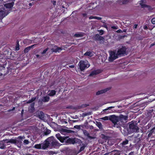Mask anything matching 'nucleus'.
<instances>
[{
    "mask_svg": "<svg viewBox=\"0 0 155 155\" xmlns=\"http://www.w3.org/2000/svg\"><path fill=\"white\" fill-rule=\"evenodd\" d=\"M56 138L62 143L64 144L68 145L70 144H74L76 143L75 138H70L69 137H62L59 133L56 134Z\"/></svg>",
    "mask_w": 155,
    "mask_h": 155,
    "instance_id": "nucleus-1",
    "label": "nucleus"
},
{
    "mask_svg": "<svg viewBox=\"0 0 155 155\" xmlns=\"http://www.w3.org/2000/svg\"><path fill=\"white\" fill-rule=\"evenodd\" d=\"M48 140H49L50 144H51V146L54 148H58L61 145L53 137L48 138Z\"/></svg>",
    "mask_w": 155,
    "mask_h": 155,
    "instance_id": "nucleus-2",
    "label": "nucleus"
},
{
    "mask_svg": "<svg viewBox=\"0 0 155 155\" xmlns=\"http://www.w3.org/2000/svg\"><path fill=\"white\" fill-rule=\"evenodd\" d=\"M78 65L81 71H83L90 66L88 61L86 60L80 61L79 62Z\"/></svg>",
    "mask_w": 155,
    "mask_h": 155,
    "instance_id": "nucleus-3",
    "label": "nucleus"
},
{
    "mask_svg": "<svg viewBox=\"0 0 155 155\" xmlns=\"http://www.w3.org/2000/svg\"><path fill=\"white\" fill-rule=\"evenodd\" d=\"M129 125V131L131 133L137 132L139 130V128L137 126L136 122L132 121Z\"/></svg>",
    "mask_w": 155,
    "mask_h": 155,
    "instance_id": "nucleus-4",
    "label": "nucleus"
},
{
    "mask_svg": "<svg viewBox=\"0 0 155 155\" xmlns=\"http://www.w3.org/2000/svg\"><path fill=\"white\" fill-rule=\"evenodd\" d=\"M127 48L125 46H122L118 48L117 51V55H118L119 57L124 56L127 54L126 51Z\"/></svg>",
    "mask_w": 155,
    "mask_h": 155,
    "instance_id": "nucleus-5",
    "label": "nucleus"
},
{
    "mask_svg": "<svg viewBox=\"0 0 155 155\" xmlns=\"http://www.w3.org/2000/svg\"><path fill=\"white\" fill-rule=\"evenodd\" d=\"M119 57L117 55V53L114 51H111L110 53V56L109 58V60L110 61L112 62L115 59L118 58Z\"/></svg>",
    "mask_w": 155,
    "mask_h": 155,
    "instance_id": "nucleus-6",
    "label": "nucleus"
},
{
    "mask_svg": "<svg viewBox=\"0 0 155 155\" xmlns=\"http://www.w3.org/2000/svg\"><path fill=\"white\" fill-rule=\"evenodd\" d=\"M153 114V109L147 111V112L145 113L146 116L145 119L149 121L152 118Z\"/></svg>",
    "mask_w": 155,
    "mask_h": 155,
    "instance_id": "nucleus-7",
    "label": "nucleus"
},
{
    "mask_svg": "<svg viewBox=\"0 0 155 155\" xmlns=\"http://www.w3.org/2000/svg\"><path fill=\"white\" fill-rule=\"evenodd\" d=\"M127 116L122 115H120L119 116H118L119 122H120L121 124H123V123L124 122V121H125L127 120Z\"/></svg>",
    "mask_w": 155,
    "mask_h": 155,
    "instance_id": "nucleus-8",
    "label": "nucleus"
},
{
    "mask_svg": "<svg viewBox=\"0 0 155 155\" xmlns=\"http://www.w3.org/2000/svg\"><path fill=\"white\" fill-rule=\"evenodd\" d=\"M49 140H48V138L45 140V143H41V148L43 150H45L49 146L50 142Z\"/></svg>",
    "mask_w": 155,
    "mask_h": 155,
    "instance_id": "nucleus-9",
    "label": "nucleus"
},
{
    "mask_svg": "<svg viewBox=\"0 0 155 155\" xmlns=\"http://www.w3.org/2000/svg\"><path fill=\"white\" fill-rule=\"evenodd\" d=\"M110 120L114 124L116 123L119 122L118 119V116H116L115 115L111 116Z\"/></svg>",
    "mask_w": 155,
    "mask_h": 155,
    "instance_id": "nucleus-10",
    "label": "nucleus"
},
{
    "mask_svg": "<svg viewBox=\"0 0 155 155\" xmlns=\"http://www.w3.org/2000/svg\"><path fill=\"white\" fill-rule=\"evenodd\" d=\"M102 71L101 70H97L92 71L89 75L90 76H92L94 75H96L101 73Z\"/></svg>",
    "mask_w": 155,
    "mask_h": 155,
    "instance_id": "nucleus-11",
    "label": "nucleus"
},
{
    "mask_svg": "<svg viewBox=\"0 0 155 155\" xmlns=\"http://www.w3.org/2000/svg\"><path fill=\"white\" fill-rule=\"evenodd\" d=\"M8 14V13H6L4 10L2 9L0 10V19L2 20L4 17L7 15Z\"/></svg>",
    "mask_w": 155,
    "mask_h": 155,
    "instance_id": "nucleus-12",
    "label": "nucleus"
},
{
    "mask_svg": "<svg viewBox=\"0 0 155 155\" xmlns=\"http://www.w3.org/2000/svg\"><path fill=\"white\" fill-rule=\"evenodd\" d=\"M22 139V137L21 136H20L18 138V139H16V144H19L20 147H20L21 145H22V141L21 140Z\"/></svg>",
    "mask_w": 155,
    "mask_h": 155,
    "instance_id": "nucleus-13",
    "label": "nucleus"
},
{
    "mask_svg": "<svg viewBox=\"0 0 155 155\" xmlns=\"http://www.w3.org/2000/svg\"><path fill=\"white\" fill-rule=\"evenodd\" d=\"M14 5V2H12L7 3L5 4L4 5L5 7L6 8H12Z\"/></svg>",
    "mask_w": 155,
    "mask_h": 155,
    "instance_id": "nucleus-14",
    "label": "nucleus"
},
{
    "mask_svg": "<svg viewBox=\"0 0 155 155\" xmlns=\"http://www.w3.org/2000/svg\"><path fill=\"white\" fill-rule=\"evenodd\" d=\"M109 90L108 88H107L101 90L100 91H99L96 93V95H97L100 94H102L106 92L107 91Z\"/></svg>",
    "mask_w": 155,
    "mask_h": 155,
    "instance_id": "nucleus-15",
    "label": "nucleus"
},
{
    "mask_svg": "<svg viewBox=\"0 0 155 155\" xmlns=\"http://www.w3.org/2000/svg\"><path fill=\"white\" fill-rule=\"evenodd\" d=\"M35 45H36L34 44L31 46L27 47L24 49V53H26L28 52L31 48H32Z\"/></svg>",
    "mask_w": 155,
    "mask_h": 155,
    "instance_id": "nucleus-16",
    "label": "nucleus"
},
{
    "mask_svg": "<svg viewBox=\"0 0 155 155\" xmlns=\"http://www.w3.org/2000/svg\"><path fill=\"white\" fill-rule=\"evenodd\" d=\"M94 38L97 41H101L104 39L103 37L100 36L98 34H96L94 36Z\"/></svg>",
    "mask_w": 155,
    "mask_h": 155,
    "instance_id": "nucleus-17",
    "label": "nucleus"
},
{
    "mask_svg": "<svg viewBox=\"0 0 155 155\" xmlns=\"http://www.w3.org/2000/svg\"><path fill=\"white\" fill-rule=\"evenodd\" d=\"M84 134L85 136H87L88 138L93 139L94 137L92 136H91L90 135L89 133L87 132V131L86 130H84L83 131Z\"/></svg>",
    "mask_w": 155,
    "mask_h": 155,
    "instance_id": "nucleus-18",
    "label": "nucleus"
},
{
    "mask_svg": "<svg viewBox=\"0 0 155 155\" xmlns=\"http://www.w3.org/2000/svg\"><path fill=\"white\" fill-rule=\"evenodd\" d=\"M6 143H16V139H11L9 140L6 139L5 140Z\"/></svg>",
    "mask_w": 155,
    "mask_h": 155,
    "instance_id": "nucleus-19",
    "label": "nucleus"
},
{
    "mask_svg": "<svg viewBox=\"0 0 155 155\" xmlns=\"http://www.w3.org/2000/svg\"><path fill=\"white\" fill-rule=\"evenodd\" d=\"M62 130L63 132H66L68 133L74 134L75 133L74 131L69 129H62Z\"/></svg>",
    "mask_w": 155,
    "mask_h": 155,
    "instance_id": "nucleus-20",
    "label": "nucleus"
},
{
    "mask_svg": "<svg viewBox=\"0 0 155 155\" xmlns=\"http://www.w3.org/2000/svg\"><path fill=\"white\" fill-rule=\"evenodd\" d=\"M85 56H89L91 57L94 55L93 53L91 51H87L84 54Z\"/></svg>",
    "mask_w": 155,
    "mask_h": 155,
    "instance_id": "nucleus-21",
    "label": "nucleus"
},
{
    "mask_svg": "<svg viewBox=\"0 0 155 155\" xmlns=\"http://www.w3.org/2000/svg\"><path fill=\"white\" fill-rule=\"evenodd\" d=\"M38 117L41 120H43L44 119V113L42 112H40L38 115Z\"/></svg>",
    "mask_w": 155,
    "mask_h": 155,
    "instance_id": "nucleus-22",
    "label": "nucleus"
},
{
    "mask_svg": "<svg viewBox=\"0 0 155 155\" xmlns=\"http://www.w3.org/2000/svg\"><path fill=\"white\" fill-rule=\"evenodd\" d=\"M62 50V48L61 47H57L55 49H52V51L54 52H60Z\"/></svg>",
    "mask_w": 155,
    "mask_h": 155,
    "instance_id": "nucleus-23",
    "label": "nucleus"
},
{
    "mask_svg": "<svg viewBox=\"0 0 155 155\" xmlns=\"http://www.w3.org/2000/svg\"><path fill=\"white\" fill-rule=\"evenodd\" d=\"M41 144V143L36 144L33 147L37 149H42Z\"/></svg>",
    "mask_w": 155,
    "mask_h": 155,
    "instance_id": "nucleus-24",
    "label": "nucleus"
},
{
    "mask_svg": "<svg viewBox=\"0 0 155 155\" xmlns=\"http://www.w3.org/2000/svg\"><path fill=\"white\" fill-rule=\"evenodd\" d=\"M56 91L54 90H52L50 91L48 94L50 96H53L56 94Z\"/></svg>",
    "mask_w": 155,
    "mask_h": 155,
    "instance_id": "nucleus-25",
    "label": "nucleus"
},
{
    "mask_svg": "<svg viewBox=\"0 0 155 155\" xmlns=\"http://www.w3.org/2000/svg\"><path fill=\"white\" fill-rule=\"evenodd\" d=\"M155 130V126L153 127L152 129L150 131L149 133L148 134V137H150L151 136L153 133V132L154 131V130Z\"/></svg>",
    "mask_w": 155,
    "mask_h": 155,
    "instance_id": "nucleus-26",
    "label": "nucleus"
},
{
    "mask_svg": "<svg viewBox=\"0 0 155 155\" xmlns=\"http://www.w3.org/2000/svg\"><path fill=\"white\" fill-rule=\"evenodd\" d=\"M120 122L116 123L114 124V127L117 128H120L121 127L122 124Z\"/></svg>",
    "mask_w": 155,
    "mask_h": 155,
    "instance_id": "nucleus-27",
    "label": "nucleus"
},
{
    "mask_svg": "<svg viewBox=\"0 0 155 155\" xmlns=\"http://www.w3.org/2000/svg\"><path fill=\"white\" fill-rule=\"evenodd\" d=\"M49 97L48 96H46L43 97V99L42 100V101L44 102H47L49 101Z\"/></svg>",
    "mask_w": 155,
    "mask_h": 155,
    "instance_id": "nucleus-28",
    "label": "nucleus"
},
{
    "mask_svg": "<svg viewBox=\"0 0 155 155\" xmlns=\"http://www.w3.org/2000/svg\"><path fill=\"white\" fill-rule=\"evenodd\" d=\"M84 35V33H79L75 34L74 36L76 37H83Z\"/></svg>",
    "mask_w": 155,
    "mask_h": 155,
    "instance_id": "nucleus-29",
    "label": "nucleus"
},
{
    "mask_svg": "<svg viewBox=\"0 0 155 155\" xmlns=\"http://www.w3.org/2000/svg\"><path fill=\"white\" fill-rule=\"evenodd\" d=\"M144 0H141L140 1V5L141 6V7L143 8L144 7H147L148 5L146 4H143Z\"/></svg>",
    "mask_w": 155,
    "mask_h": 155,
    "instance_id": "nucleus-30",
    "label": "nucleus"
},
{
    "mask_svg": "<svg viewBox=\"0 0 155 155\" xmlns=\"http://www.w3.org/2000/svg\"><path fill=\"white\" fill-rule=\"evenodd\" d=\"M96 125L99 129H102V125L101 123L100 122H97Z\"/></svg>",
    "mask_w": 155,
    "mask_h": 155,
    "instance_id": "nucleus-31",
    "label": "nucleus"
},
{
    "mask_svg": "<svg viewBox=\"0 0 155 155\" xmlns=\"http://www.w3.org/2000/svg\"><path fill=\"white\" fill-rule=\"evenodd\" d=\"M51 130L48 129H46L45 131L44 132V134L45 135H47L50 134L51 133Z\"/></svg>",
    "mask_w": 155,
    "mask_h": 155,
    "instance_id": "nucleus-32",
    "label": "nucleus"
},
{
    "mask_svg": "<svg viewBox=\"0 0 155 155\" xmlns=\"http://www.w3.org/2000/svg\"><path fill=\"white\" fill-rule=\"evenodd\" d=\"M128 143V140L126 139L124 141L121 143L122 145L124 146L127 144Z\"/></svg>",
    "mask_w": 155,
    "mask_h": 155,
    "instance_id": "nucleus-33",
    "label": "nucleus"
},
{
    "mask_svg": "<svg viewBox=\"0 0 155 155\" xmlns=\"http://www.w3.org/2000/svg\"><path fill=\"white\" fill-rule=\"evenodd\" d=\"M152 124L153 125V124L151 123H149L148 125L146 126V129H149L152 125Z\"/></svg>",
    "mask_w": 155,
    "mask_h": 155,
    "instance_id": "nucleus-34",
    "label": "nucleus"
},
{
    "mask_svg": "<svg viewBox=\"0 0 155 155\" xmlns=\"http://www.w3.org/2000/svg\"><path fill=\"white\" fill-rule=\"evenodd\" d=\"M36 99V97H33L31 99L28 100V101L27 102V103H30L34 101Z\"/></svg>",
    "mask_w": 155,
    "mask_h": 155,
    "instance_id": "nucleus-35",
    "label": "nucleus"
},
{
    "mask_svg": "<svg viewBox=\"0 0 155 155\" xmlns=\"http://www.w3.org/2000/svg\"><path fill=\"white\" fill-rule=\"evenodd\" d=\"M101 137L102 138L105 139V140H107L108 137L107 136H106L104 134H102L101 135Z\"/></svg>",
    "mask_w": 155,
    "mask_h": 155,
    "instance_id": "nucleus-36",
    "label": "nucleus"
},
{
    "mask_svg": "<svg viewBox=\"0 0 155 155\" xmlns=\"http://www.w3.org/2000/svg\"><path fill=\"white\" fill-rule=\"evenodd\" d=\"M12 69V68H8V70L6 72V74H11V71Z\"/></svg>",
    "mask_w": 155,
    "mask_h": 155,
    "instance_id": "nucleus-37",
    "label": "nucleus"
},
{
    "mask_svg": "<svg viewBox=\"0 0 155 155\" xmlns=\"http://www.w3.org/2000/svg\"><path fill=\"white\" fill-rule=\"evenodd\" d=\"M85 146L84 145H83L81 147H80V149L79 150V152H80L83 151V150H84V149L85 148Z\"/></svg>",
    "mask_w": 155,
    "mask_h": 155,
    "instance_id": "nucleus-38",
    "label": "nucleus"
},
{
    "mask_svg": "<svg viewBox=\"0 0 155 155\" xmlns=\"http://www.w3.org/2000/svg\"><path fill=\"white\" fill-rule=\"evenodd\" d=\"M114 107H113V106H111V107H109L107 108H106V109H104L103 110V111L104 112H105V111H106V110H110L111 109L114 108Z\"/></svg>",
    "mask_w": 155,
    "mask_h": 155,
    "instance_id": "nucleus-39",
    "label": "nucleus"
},
{
    "mask_svg": "<svg viewBox=\"0 0 155 155\" xmlns=\"http://www.w3.org/2000/svg\"><path fill=\"white\" fill-rule=\"evenodd\" d=\"M0 148L2 149H5V145L3 144L0 143Z\"/></svg>",
    "mask_w": 155,
    "mask_h": 155,
    "instance_id": "nucleus-40",
    "label": "nucleus"
},
{
    "mask_svg": "<svg viewBox=\"0 0 155 155\" xmlns=\"http://www.w3.org/2000/svg\"><path fill=\"white\" fill-rule=\"evenodd\" d=\"M48 48H46L44 49L43 51V52H42V54H45L46 53V52H47V51L48 50Z\"/></svg>",
    "mask_w": 155,
    "mask_h": 155,
    "instance_id": "nucleus-41",
    "label": "nucleus"
},
{
    "mask_svg": "<svg viewBox=\"0 0 155 155\" xmlns=\"http://www.w3.org/2000/svg\"><path fill=\"white\" fill-rule=\"evenodd\" d=\"M29 142L28 140H25L24 141V143L25 144H28L29 143Z\"/></svg>",
    "mask_w": 155,
    "mask_h": 155,
    "instance_id": "nucleus-42",
    "label": "nucleus"
},
{
    "mask_svg": "<svg viewBox=\"0 0 155 155\" xmlns=\"http://www.w3.org/2000/svg\"><path fill=\"white\" fill-rule=\"evenodd\" d=\"M104 33V31L102 30H99V34L101 35H103Z\"/></svg>",
    "mask_w": 155,
    "mask_h": 155,
    "instance_id": "nucleus-43",
    "label": "nucleus"
},
{
    "mask_svg": "<svg viewBox=\"0 0 155 155\" xmlns=\"http://www.w3.org/2000/svg\"><path fill=\"white\" fill-rule=\"evenodd\" d=\"M101 119L103 120H108V117L106 116L104 117H103L101 118Z\"/></svg>",
    "mask_w": 155,
    "mask_h": 155,
    "instance_id": "nucleus-44",
    "label": "nucleus"
},
{
    "mask_svg": "<svg viewBox=\"0 0 155 155\" xmlns=\"http://www.w3.org/2000/svg\"><path fill=\"white\" fill-rule=\"evenodd\" d=\"M126 36L125 35L120 36L119 37V38L120 39H123V38H124Z\"/></svg>",
    "mask_w": 155,
    "mask_h": 155,
    "instance_id": "nucleus-45",
    "label": "nucleus"
},
{
    "mask_svg": "<svg viewBox=\"0 0 155 155\" xmlns=\"http://www.w3.org/2000/svg\"><path fill=\"white\" fill-rule=\"evenodd\" d=\"M74 128L77 129H79L80 128V126L79 125H75L74 126Z\"/></svg>",
    "mask_w": 155,
    "mask_h": 155,
    "instance_id": "nucleus-46",
    "label": "nucleus"
},
{
    "mask_svg": "<svg viewBox=\"0 0 155 155\" xmlns=\"http://www.w3.org/2000/svg\"><path fill=\"white\" fill-rule=\"evenodd\" d=\"M151 22L153 24H155V18H153L152 19Z\"/></svg>",
    "mask_w": 155,
    "mask_h": 155,
    "instance_id": "nucleus-47",
    "label": "nucleus"
},
{
    "mask_svg": "<svg viewBox=\"0 0 155 155\" xmlns=\"http://www.w3.org/2000/svg\"><path fill=\"white\" fill-rule=\"evenodd\" d=\"M51 2L53 4V5L54 6H55L56 5V2L55 1H51Z\"/></svg>",
    "mask_w": 155,
    "mask_h": 155,
    "instance_id": "nucleus-48",
    "label": "nucleus"
},
{
    "mask_svg": "<svg viewBox=\"0 0 155 155\" xmlns=\"http://www.w3.org/2000/svg\"><path fill=\"white\" fill-rule=\"evenodd\" d=\"M120 151H117V152L115 153L114 155H120Z\"/></svg>",
    "mask_w": 155,
    "mask_h": 155,
    "instance_id": "nucleus-49",
    "label": "nucleus"
},
{
    "mask_svg": "<svg viewBox=\"0 0 155 155\" xmlns=\"http://www.w3.org/2000/svg\"><path fill=\"white\" fill-rule=\"evenodd\" d=\"M96 17V16H91L90 17H89V19H95Z\"/></svg>",
    "mask_w": 155,
    "mask_h": 155,
    "instance_id": "nucleus-50",
    "label": "nucleus"
},
{
    "mask_svg": "<svg viewBox=\"0 0 155 155\" xmlns=\"http://www.w3.org/2000/svg\"><path fill=\"white\" fill-rule=\"evenodd\" d=\"M95 19H97L98 20H101L102 19V18L101 17L96 16Z\"/></svg>",
    "mask_w": 155,
    "mask_h": 155,
    "instance_id": "nucleus-51",
    "label": "nucleus"
},
{
    "mask_svg": "<svg viewBox=\"0 0 155 155\" xmlns=\"http://www.w3.org/2000/svg\"><path fill=\"white\" fill-rule=\"evenodd\" d=\"M116 32H117V33H121V32H122V30L121 29H119L117 30L116 31Z\"/></svg>",
    "mask_w": 155,
    "mask_h": 155,
    "instance_id": "nucleus-52",
    "label": "nucleus"
},
{
    "mask_svg": "<svg viewBox=\"0 0 155 155\" xmlns=\"http://www.w3.org/2000/svg\"><path fill=\"white\" fill-rule=\"evenodd\" d=\"M138 26V25L137 24H134V28L135 29H136L137 28V27Z\"/></svg>",
    "mask_w": 155,
    "mask_h": 155,
    "instance_id": "nucleus-53",
    "label": "nucleus"
},
{
    "mask_svg": "<svg viewBox=\"0 0 155 155\" xmlns=\"http://www.w3.org/2000/svg\"><path fill=\"white\" fill-rule=\"evenodd\" d=\"M19 49V45H18V46H16V50L18 51Z\"/></svg>",
    "mask_w": 155,
    "mask_h": 155,
    "instance_id": "nucleus-54",
    "label": "nucleus"
},
{
    "mask_svg": "<svg viewBox=\"0 0 155 155\" xmlns=\"http://www.w3.org/2000/svg\"><path fill=\"white\" fill-rule=\"evenodd\" d=\"M82 15L84 17H87V14L86 13H83Z\"/></svg>",
    "mask_w": 155,
    "mask_h": 155,
    "instance_id": "nucleus-55",
    "label": "nucleus"
},
{
    "mask_svg": "<svg viewBox=\"0 0 155 155\" xmlns=\"http://www.w3.org/2000/svg\"><path fill=\"white\" fill-rule=\"evenodd\" d=\"M111 28L113 29H117V27L115 26H112Z\"/></svg>",
    "mask_w": 155,
    "mask_h": 155,
    "instance_id": "nucleus-56",
    "label": "nucleus"
},
{
    "mask_svg": "<svg viewBox=\"0 0 155 155\" xmlns=\"http://www.w3.org/2000/svg\"><path fill=\"white\" fill-rule=\"evenodd\" d=\"M133 154H134V152L132 151L129 153L128 155H133Z\"/></svg>",
    "mask_w": 155,
    "mask_h": 155,
    "instance_id": "nucleus-57",
    "label": "nucleus"
},
{
    "mask_svg": "<svg viewBox=\"0 0 155 155\" xmlns=\"http://www.w3.org/2000/svg\"><path fill=\"white\" fill-rule=\"evenodd\" d=\"M69 67L70 68H73L74 67V65H71L69 66Z\"/></svg>",
    "mask_w": 155,
    "mask_h": 155,
    "instance_id": "nucleus-58",
    "label": "nucleus"
},
{
    "mask_svg": "<svg viewBox=\"0 0 155 155\" xmlns=\"http://www.w3.org/2000/svg\"><path fill=\"white\" fill-rule=\"evenodd\" d=\"M143 28L145 30H147L148 29L147 27V26H144Z\"/></svg>",
    "mask_w": 155,
    "mask_h": 155,
    "instance_id": "nucleus-59",
    "label": "nucleus"
},
{
    "mask_svg": "<svg viewBox=\"0 0 155 155\" xmlns=\"http://www.w3.org/2000/svg\"><path fill=\"white\" fill-rule=\"evenodd\" d=\"M34 103L33 104H32L31 105V107L33 109H34Z\"/></svg>",
    "mask_w": 155,
    "mask_h": 155,
    "instance_id": "nucleus-60",
    "label": "nucleus"
},
{
    "mask_svg": "<svg viewBox=\"0 0 155 155\" xmlns=\"http://www.w3.org/2000/svg\"><path fill=\"white\" fill-rule=\"evenodd\" d=\"M155 45V42L152 43L150 45V46H154Z\"/></svg>",
    "mask_w": 155,
    "mask_h": 155,
    "instance_id": "nucleus-61",
    "label": "nucleus"
},
{
    "mask_svg": "<svg viewBox=\"0 0 155 155\" xmlns=\"http://www.w3.org/2000/svg\"><path fill=\"white\" fill-rule=\"evenodd\" d=\"M24 113V110L22 109L21 111V115H23Z\"/></svg>",
    "mask_w": 155,
    "mask_h": 155,
    "instance_id": "nucleus-62",
    "label": "nucleus"
},
{
    "mask_svg": "<svg viewBox=\"0 0 155 155\" xmlns=\"http://www.w3.org/2000/svg\"><path fill=\"white\" fill-rule=\"evenodd\" d=\"M15 107H13L11 110H10L13 111V110H15Z\"/></svg>",
    "mask_w": 155,
    "mask_h": 155,
    "instance_id": "nucleus-63",
    "label": "nucleus"
},
{
    "mask_svg": "<svg viewBox=\"0 0 155 155\" xmlns=\"http://www.w3.org/2000/svg\"><path fill=\"white\" fill-rule=\"evenodd\" d=\"M29 6H31L33 5V4L32 3H29Z\"/></svg>",
    "mask_w": 155,
    "mask_h": 155,
    "instance_id": "nucleus-64",
    "label": "nucleus"
}]
</instances>
